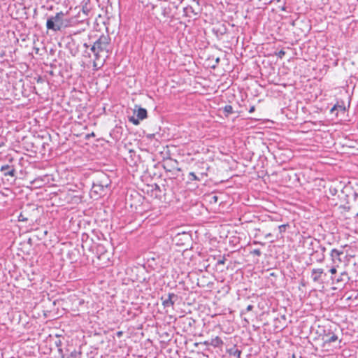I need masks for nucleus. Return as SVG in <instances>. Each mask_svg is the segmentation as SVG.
Here are the masks:
<instances>
[{
  "label": "nucleus",
  "instance_id": "c03bdc74",
  "mask_svg": "<svg viewBox=\"0 0 358 358\" xmlns=\"http://www.w3.org/2000/svg\"><path fill=\"white\" fill-rule=\"evenodd\" d=\"M357 215H358V213H357Z\"/></svg>",
  "mask_w": 358,
  "mask_h": 358
},
{
  "label": "nucleus",
  "instance_id": "6e6552de",
  "mask_svg": "<svg viewBox=\"0 0 358 358\" xmlns=\"http://www.w3.org/2000/svg\"><path fill=\"white\" fill-rule=\"evenodd\" d=\"M343 255V250L332 249L330 253L331 260L335 266H338L342 263L341 256Z\"/></svg>",
  "mask_w": 358,
  "mask_h": 358
},
{
  "label": "nucleus",
  "instance_id": "393cba45",
  "mask_svg": "<svg viewBox=\"0 0 358 358\" xmlns=\"http://www.w3.org/2000/svg\"><path fill=\"white\" fill-rule=\"evenodd\" d=\"M217 200H218V196L216 195H213L211 196L210 202L211 203H216L217 202Z\"/></svg>",
  "mask_w": 358,
  "mask_h": 358
},
{
  "label": "nucleus",
  "instance_id": "0eeeda50",
  "mask_svg": "<svg viewBox=\"0 0 358 358\" xmlns=\"http://www.w3.org/2000/svg\"><path fill=\"white\" fill-rule=\"evenodd\" d=\"M178 162L175 159L169 158L164 161L163 167L166 171H180V169L178 166Z\"/></svg>",
  "mask_w": 358,
  "mask_h": 358
},
{
  "label": "nucleus",
  "instance_id": "9d476101",
  "mask_svg": "<svg viewBox=\"0 0 358 358\" xmlns=\"http://www.w3.org/2000/svg\"><path fill=\"white\" fill-rule=\"evenodd\" d=\"M68 38H69L70 41L66 44V48L69 50L71 55L75 57L79 52L78 48L75 46L76 41L73 38L68 37Z\"/></svg>",
  "mask_w": 358,
  "mask_h": 358
},
{
  "label": "nucleus",
  "instance_id": "72a5a7b5",
  "mask_svg": "<svg viewBox=\"0 0 358 358\" xmlns=\"http://www.w3.org/2000/svg\"><path fill=\"white\" fill-rule=\"evenodd\" d=\"M320 250L322 253L324 254V252L326 251V248L324 246H320Z\"/></svg>",
  "mask_w": 358,
  "mask_h": 358
},
{
  "label": "nucleus",
  "instance_id": "39448f33",
  "mask_svg": "<svg viewBox=\"0 0 358 358\" xmlns=\"http://www.w3.org/2000/svg\"><path fill=\"white\" fill-rule=\"evenodd\" d=\"M31 209L32 212H35L37 210L36 208H34L32 206H28L27 208H25L23 209V210L20 213V215L18 216L19 221L21 222H27L31 221L34 222V219L32 217L31 214L30 213V210Z\"/></svg>",
  "mask_w": 358,
  "mask_h": 358
},
{
  "label": "nucleus",
  "instance_id": "79ce46f5",
  "mask_svg": "<svg viewBox=\"0 0 358 358\" xmlns=\"http://www.w3.org/2000/svg\"><path fill=\"white\" fill-rule=\"evenodd\" d=\"M38 50H39V49H38V48H36V53H38Z\"/></svg>",
  "mask_w": 358,
  "mask_h": 358
},
{
  "label": "nucleus",
  "instance_id": "4c0bfd02",
  "mask_svg": "<svg viewBox=\"0 0 358 358\" xmlns=\"http://www.w3.org/2000/svg\"><path fill=\"white\" fill-rule=\"evenodd\" d=\"M220 59L219 57H217L216 59H215V62L217 64H218L220 62Z\"/></svg>",
  "mask_w": 358,
  "mask_h": 358
},
{
  "label": "nucleus",
  "instance_id": "4468645a",
  "mask_svg": "<svg viewBox=\"0 0 358 358\" xmlns=\"http://www.w3.org/2000/svg\"><path fill=\"white\" fill-rule=\"evenodd\" d=\"M59 352L60 355H62V358H80V352H79L76 350H73V352H71L67 356V357H65V355H63V352H62V349H59Z\"/></svg>",
  "mask_w": 358,
  "mask_h": 358
},
{
  "label": "nucleus",
  "instance_id": "f8f14e48",
  "mask_svg": "<svg viewBox=\"0 0 358 358\" xmlns=\"http://www.w3.org/2000/svg\"><path fill=\"white\" fill-rule=\"evenodd\" d=\"M105 188L106 187L101 186L99 183H97L96 181H94L91 192L96 195H101L103 193Z\"/></svg>",
  "mask_w": 358,
  "mask_h": 358
},
{
  "label": "nucleus",
  "instance_id": "2f4dec72",
  "mask_svg": "<svg viewBox=\"0 0 358 358\" xmlns=\"http://www.w3.org/2000/svg\"><path fill=\"white\" fill-rule=\"evenodd\" d=\"M225 258H222V259L218 260L217 264H224L225 262Z\"/></svg>",
  "mask_w": 358,
  "mask_h": 358
},
{
  "label": "nucleus",
  "instance_id": "5701e85b",
  "mask_svg": "<svg viewBox=\"0 0 358 358\" xmlns=\"http://www.w3.org/2000/svg\"><path fill=\"white\" fill-rule=\"evenodd\" d=\"M325 258L324 254L321 253V255H317V262H322Z\"/></svg>",
  "mask_w": 358,
  "mask_h": 358
},
{
  "label": "nucleus",
  "instance_id": "f3484780",
  "mask_svg": "<svg viewBox=\"0 0 358 358\" xmlns=\"http://www.w3.org/2000/svg\"><path fill=\"white\" fill-rule=\"evenodd\" d=\"M223 110H224V115L227 117L229 116L230 114L234 113L233 107L231 105L225 106L224 107Z\"/></svg>",
  "mask_w": 358,
  "mask_h": 358
},
{
  "label": "nucleus",
  "instance_id": "412c9836",
  "mask_svg": "<svg viewBox=\"0 0 358 358\" xmlns=\"http://www.w3.org/2000/svg\"><path fill=\"white\" fill-rule=\"evenodd\" d=\"M289 225L287 224H282V225H280L278 226V230H279V232L280 234L285 232L287 229V227H288Z\"/></svg>",
  "mask_w": 358,
  "mask_h": 358
},
{
  "label": "nucleus",
  "instance_id": "7c9ffc66",
  "mask_svg": "<svg viewBox=\"0 0 358 358\" xmlns=\"http://www.w3.org/2000/svg\"><path fill=\"white\" fill-rule=\"evenodd\" d=\"M122 335H123L122 331H119L116 332V336L118 338H121L122 336Z\"/></svg>",
  "mask_w": 358,
  "mask_h": 358
},
{
  "label": "nucleus",
  "instance_id": "7ed1b4c3",
  "mask_svg": "<svg viewBox=\"0 0 358 358\" xmlns=\"http://www.w3.org/2000/svg\"><path fill=\"white\" fill-rule=\"evenodd\" d=\"M134 114H136V117L134 115L129 117V121L134 125H138L141 120H143L148 117V112L145 108L138 107L137 110L134 109Z\"/></svg>",
  "mask_w": 358,
  "mask_h": 358
},
{
  "label": "nucleus",
  "instance_id": "bb28decb",
  "mask_svg": "<svg viewBox=\"0 0 358 358\" xmlns=\"http://www.w3.org/2000/svg\"><path fill=\"white\" fill-rule=\"evenodd\" d=\"M338 108H339V109H341V110H345V108H342L341 106H336L335 105L331 109V112L332 113L334 110H336Z\"/></svg>",
  "mask_w": 358,
  "mask_h": 358
},
{
  "label": "nucleus",
  "instance_id": "20e7f679",
  "mask_svg": "<svg viewBox=\"0 0 358 358\" xmlns=\"http://www.w3.org/2000/svg\"><path fill=\"white\" fill-rule=\"evenodd\" d=\"M179 297L174 293H169L167 296H162L161 301L164 308H173L175 303L178 300Z\"/></svg>",
  "mask_w": 358,
  "mask_h": 358
},
{
  "label": "nucleus",
  "instance_id": "a211bd4d",
  "mask_svg": "<svg viewBox=\"0 0 358 358\" xmlns=\"http://www.w3.org/2000/svg\"><path fill=\"white\" fill-rule=\"evenodd\" d=\"M338 339V336L335 334H332L331 336H327V339L325 340L326 343H333L336 341Z\"/></svg>",
  "mask_w": 358,
  "mask_h": 358
},
{
  "label": "nucleus",
  "instance_id": "1a4fd4ad",
  "mask_svg": "<svg viewBox=\"0 0 358 358\" xmlns=\"http://www.w3.org/2000/svg\"><path fill=\"white\" fill-rule=\"evenodd\" d=\"M97 183H99L101 186L104 187H108L110 185V180L108 175L106 173L101 172L99 173L97 175V178H96V180Z\"/></svg>",
  "mask_w": 358,
  "mask_h": 358
},
{
  "label": "nucleus",
  "instance_id": "f257e3e1",
  "mask_svg": "<svg viewBox=\"0 0 358 358\" xmlns=\"http://www.w3.org/2000/svg\"><path fill=\"white\" fill-rule=\"evenodd\" d=\"M65 14L62 12H58L55 15H50L47 18L46 28L48 30L57 32L60 31L71 26V20L65 18Z\"/></svg>",
  "mask_w": 358,
  "mask_h": 358
},
{
  "label": "nucleus",
  "instance_id": "ddd939ff",
  "mask_svg": "<svg viewBox=\"0 0 358 358\" xmlns=\"http://www.w3.org/2000/svg\"><path fill=\"white\" fill-rule=\"evenodd\" d=\"M210 345L213 346L214 348H219L223 345V341L219 336H216L214 338H212L210 340Z\"/></svg>",
  "mask_w": 358,
  "mask_h": 358
},
{
  "label": "nucleus",
  "instance_id": "6ab92c4d",
  "mask_svg": "<svg viewBox=\"0 0 358 358\" xmlns=\"http://www.w3.org/2000/svg\"><path fill=\"white\" fill-rule=\"evenodd\" d=\"M188 179L192 180H199L200 179L196 176L194 172H190L188 175Z\"/></svg>",
  "mask_w": 358,
  "mask_h": 358
},
{
  "label": "nucleus",
  "instance_id": "b1692460",
  "mask_svg": "<svg viewBox=\"0 0 358 358\" xmlns=\"http://www.w3.org/2000/svg\"><path fill=\"white\" fill-rule=\"evenodd\" d=\"M250 253L258 257L261 256L262 255L261 250L259 249H255L251 251Z\"/></svg>",
  "mask_w": 358,
  "mask_h": 358
},
{
  "label": "nucleus",
  "instance_id": "37998d69",
  "mask_svg": "<svg viewBox=\"0 0 358 358\" xmlns=\"http://www.w3.org/2000/svg\"><path fill=\"white\" fill-rule=\"evenodd\" d=\"M292 357H293V358H295V355H293Z\"/></svg>",
  "mask_w": 358,
  "mask_h": 358
},
{
  "label": "nucleus",
  "instance_id": "9b49d317",
  "mask_svg": "<svg viewBox=\"0 0 358 358\" xmlns=\"http://www.w3.org/2000/svg\"><path fill=\"white\" fill-rule=\"evenodd\" d=\"M1 172L3 173L5 176H12L14 177L15 175V169L13 166H10L8 164L3 165L0 169Z\"/></svg>",
  "mask_w": 358,
  "mask_h": 358
},
{
  "label": "nucleus",
  "instance_id": "473e14b6",
  "mask_svg": "<svg viewBox=\"0 0 358 358\" xmlns=\"http://www.w3.org/2000/svg\"><path fill=\"white\" fill-rule=\"evenodd\" d=\"M255 110V106H252L250 107V108L249 109V113H253Z\"/></svg>",
  "mask_w": 358,
  "mask_h": 358
},
{
  "label": "nucleus",
  "instance_id": "4be33fe9",
  "mask_svg": "<svg viewBox=\"0 0 358 358\" xmlns=\"http://www.w3.org/2000/svg\"><path fill=\"white\" fill-rule=\"evenodd\" d=\"M349 279L348 278V275L346 273H341V279H338V281H345V280H348Z\"/></svg>",
  "mask_w": 358,
  "mask_h": 358
},
{
  "label": "nucleus",
  "instance_id": "c9c22d12",
  "mask_svg": "<svg viewBox=\"0 0 358 358\" xmlns=\"http://www.w3.org/2000/svg\"><path fill=\"white\" fill-rule=\"evenodd\" d=\"M193 1L196 2V3L199 6V0H192Z\"/></svg>",
  "mask_w": 358,
  "mask_h": 358
},
{
  "label": "nucleus",
  "instance_id": "aec40b11",
  "mask_svg": "<svg viewBox=\"0 0 358 358\" xmlns=\"http://www.w3.org/2000/svg\"><path fill=\"white\" fill-rule=\"evenodd\" d=\"M329 190L331 196H335L338 193V189L335 187L331 186Z\"/></svg>",
  "mask_w": 358,
  "mask_h": 358
},
{
  "label": "nucleus",
  "instance_id": "ea45409f",
  "mask_svg": "<svg viewBox=\"0 0 358 358\" xmlns=\"http://www.w3.org/2000/svg\"><path fill=\"white\" fill-rule=\"evenodd\" d=\"M270 236H271V234H270V233L266 235V238H268V237H270Z\"/></svg>",
  "mask_w": 358,
  "mask_h": 358
},
{
  "label": "nucleus",
  "instance_id": "c85d7f7f",
  "mask_svg": "<svg viewBox=\"0 0 358 358\" xmlns=\"http://www.w3.org/2000/svg\"><path fill=\"white\" fill-rule=\"evenodd\" d=\"M329 272L331 274H335L336 273V266L334 265V266L329 270Z\"/></svg>",
  "mask_w": 358,
  "mask_h": 358
},
{
  "label": "nucleus",
  "instance_id": "58836bf2",
  "mask_svg": "<svg viewBox=\"0 0 358 358\" xmlns=\"http://www.w3.org/2000/svg\"><path fill=\"white\" fill-rule=\"evenodd\" d=\"M317 252H318V251H317H317H315V252H313L311 254V255H312V256H313V255H317Z\"/></svg>",
  "mask_w": 358,
  "mask_h": 358
},
{
  "label": "nucleus",
  "instance_id": "a19ab883",
  "mask_svg": "<svg viewBox=\"0 0 358 358\" xmlns=\"http://www.w3.org/2000/svg\"><path fill=\"white\" fill-rule=\"evenodd\" d=\"M83 12H84V13H85V12H86V11H85V10H86V8H85L84 7H83Z\"/></svg>",
  "mask_w": 358,
  "mask_h": 358
},
{
  "label": "nucleus",
  "instance_id": "e433bc0d",
  "mask_svg": "<svg viewBox=\"0 0 358 358\" xmlns=\"http://www.w3.org/2000/svg\"><path fill=\"white\" fill-rule=\"evenodd\" d=\"M84 47H85L86 48H89L90 46V45H87V43H84L83 44Z\"/></svg>",
  "mask_w": 358,
  "mask_h": 358
},
{
  "label": "nucleus",
  "instance_id": "423d86ee",
  "mask_svg": "<svg viewBox=\"0 0 358 358\" xmlns=\"http://www.w3.org/2000/svg\"><path fill=\"white\" fill-rule=\"evenodd\" d=\"M326 275L323 268H313L311 270L310 277L314 282L322 284Z\"/></svg>",
  "mask_w": 358,
  "mask_h": 358
},
{
  "label": "nucleus",
  "instance_id": "dca6fc26",
  "mask_svg": "<svg viewBox=\"0 0 358 358\" xmlns=\"http://www.w3.org/2000/svg\"><path fill=\"white\" fill-rule=\"evenodd\" d=\"M184 12L185 15H189V13H192L194 15H197L199 14L198 12H196L192 6H187L184 8Z\"/></svg>",
  "mask_w": 358,
  "mask_h": 358
},
{
  "label": "nucleus",
  "instance_id": "cd10ccee",
  "mask_svg": "<svg viewBox=\"0 0 358 358\" xmlns=\"http://www.w3.org/2000/svg\"><path fill=\"white\" fill-rule=\"evenodd\" d=\"M285 55V52L284 50H280L278 52V53L277 54V55L280 58H282Z\"/></svg>",
  "mask_w": 358,
  "mask_h": 358
},
{
  "label": "nucleus",
  "instance_id": "2eb2a0df",
  "mask_svg": "<svg viewBox=\"0 0 358 358\" xmlns=\"http://www.w3.org/2000/svg\"><path fill=\"white\" fill-rule=\"evenodd\" d=\"M227 352L231 355L234 357H236L237 358H240L241 351L237 349L236 347L231 348L229 350H227Z\"/></svg>",
  "mask_w": 358,
  "mask_h": 358
},
{
  "label": "nucleus",
  "instance_id": "f03ea898",
  "mask_svg": "<svg viewBox=\"0 0 358 358\" xmlns=\"http://www.w3.org/2000/svg\"><path fill=\"white\" fill-rule=\"evenodd\" d=\"M110 38L108 35L102 34L99 38L91 45L90 50L94 54L95 59L94 61V66H97L96 61L99 59L101 53L106 52L108 54L110 52Z\"/></svg>",
  "mask_w": 358,
  "mask_h": 358
},
{
  "label": "nucleus",
  "instance_id": "f704fd0d",
  "mask_svg": "<svg viewBox=\"0 0 358 358\" xmlns=\"http://www.w3.org/2000/svg\"><path fill=\"white\" fill-rule=\"evenodd\" d=\"M210 341H206L203 343H201L203 345H210Z\"/></svg>",
  "mask_w": 358,
  "mask_h": 358
},
{
  "label": "nucleus",
  "instance_id": "c756f323",
  "mask_svg": "<svg viewBox=\"0 0 358 358\" xmlns=\"http://www.w3.org/2000/svg\"><path fill=\"white\" fill-rule=\"evenodd\" d=\"M162 13H163L164 16H165V17H166V16L168 17V16H169V12H168V10H167V8H164L163 9V12H162Z\"/></svg>",
  "mask_w": 358,
  "mask_h": 358
},
{
  "label": "nucleus",
  "instance_id": "a878e982",
  "mask_svg": "<svg viewBox=\"0 0 358 358\" xmlns=\"http://www.w3.org/2000/svg\"><path fill=\"white\" fill-rule=\"evenodd\" d=\"M253 308H254V306H253L252 305H248V306H247V308H246L245 310H243V311L241 312V314H244V313H245L246 312H249V311L252 310Z\"/></svg>",
  "mask_w": 358,
  "mask_h": 358
}]
</instances>
